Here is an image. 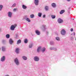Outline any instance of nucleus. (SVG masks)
<instances>
[{
  "mask_svg": "<svg viewBox=\"0 0 76 76\" xmlns=\"http://www.w3.org/2000/svg\"><path fill=\"white\" fill-rule=\"evenodd\" d=\"M14 63L16 65H17V66H19V65L20 63L19 62V59H18V58H15L14 59Z\"/></svg>",
  "mask_w": 76,
  "mask_h": 76,
  "instance_id": "f257e3e1",
  "label": "nucleus"
},
{
  "mask_svg": "<svg viewBox=\"0 0 76 76\" xmlns=\"http://www.w3.org/2000/svg\"><path fill=\"white\" fill-rule=\"evenodd\" d=\"M17 26V24H15L14 25H12L10 27V29L11 31H14L15 28Z\"/></svg>",
  "mask_w": 76,
  "mask_h": 76,
  "instance_id": "f03ea898",
  "label": "nucleus"
},
{
  "mask_svg": "<svg viewBox=\"0 0 76 76\" xmlns=\"http://www.w3.org/2000/svg\"><path fill=\"white\" fill-rule=\"evenodd\" d=\"M34 60L35 61H39V58L38 56H35L34 57Z\"/></svg>",
  "mask_w": 76,
  "mask_h": 76,
  "instance_id": "7ed1b4c3",
  "label": "nucleus"
},
{
  "mask_svg": "<svg viewBox=\"0 0 76 76\" xmlns=\"http://www.w3.org/2000/svg\"><path fill=\"white\" fill-rule=\"evenodd\" d=\"M66 32L65 30L64 29H63L61 31V34L62 35H66Z\"/></svg>",
  "mask_w": 76,
  "mask_h": 76,
  "instance_id": "20e7f679",
  "label": "nucleus"
},
{
  "mask_svg": "<svg viewBox=\"0 0 76 76\" xmlns=\"http://www.w3.org/2000/svg\"><path fill=\"white\" fill-rule=\"evenodd\" d=\"M7 15L9 18H11L12 16V13L10 12H9L7 13Z\"/></svg>",
  "mask_w": 76,
  "mask_h": 76,
  "instance_id": "39448f33",
  "label": "nucleus"
},
{
  "mask_svg": "<svg viewBox=\"0 0 76 76\" xmlns=\"http://www.w3.org/2000/svg\"><path fill=\"white\" fill-rule=\"evenodd\" d=\"M6 59V58L4 56H3L1 57V61H2V62H4V61H5V59Z\"/></svg>",
  "mask_w": 76,
  "mask_h": 76,
  "instance_id": "423d86ee",
  "label": "nucleus"
},
{
  "mask_svg": "<svg viewBox=\"0 0 76 76\" xmlns=\"http://www.w3.org/2000/svg\"><path fill=\"white\" fill-rule=\"evenodd\" d=\"M58 22L59 23H61L63 22V20L61 18H59L58 20Z\"/></svg>",
  "mask_w": 76,
  "mask_h": 76,
  "instance_id": "0eeeda50",
  "label": "nucleus"
},
{
  "mask_svg": "<svg viewBox=\"0 0 76 76\" xmlns=\"http://www.w3.org/2000/svg\"><path fill=\"white\" fill-rule=\"evenodd\" d=\"M9 43L10 45H12L13 43V40L12 39H10L9 40Z\"/></svg>",
  "mask_w": 76,
  "mask_h": 76,
  "instance_id": "6e6552de",
  "label": "nucleus"
},
{
  "mask_svg": "<svg viewBox=\"0 0 76 76\" xmlns=\"http://www.w3.org/2000/svg\"><path fill=\"white\" fill-rule=\"evenodd\" d=\"M39 3V1L38 0H35L34 3L36 6L38 5V3Z\"/></svg>",
  "mask_w": 76,
  "mask_h": 76,
  "instance_id": "1a4fd4ad",
  "label": "nucleus"
},
{
  "mask_svg": "<svg viewBox=\"0 0 76 76\" xmlns=\"http://www.w3.org/2000/svg\"><path fill=\"white\" fill-rule=\"evenodd\" d=\"M36 34L37 35H40V31H39V30H35Z\"/></svg>",
  "mask_w": 76,
  "mask_h": 76,
  "instance_id": "9d476101",
  "label": "nucleus"
},
{
  "mask_svg": "<svg viewBox=\"0 0 76 76\" xmlns=\"http://www.w3.org/2000/svg\"><path fill=\"white\" fill-rule=\"evenodd\" d=\"M20 49L18 48H17L16 49L15 52L17 54H19V50Z\"/></svg>",
  "mask_w": 76,
  "mask_h": 76,
  "instance_id": "9b49d317",
  "label": "nucleus"
},
{
  "mask_svg": "<svg viewBox=\"0 0 76 76\" xmlns=\"http://www.w3.org/2000/svg\"><path fill=\"white\" fill-rule=\"evenodd\" d=\"M41 47L39 46L38 47L37 50L38 53H39V52H40V51H41Z\"/></svg>",
  "mask_w": 76,
  "mask_h": 76,
  "instance_id": "f8f14e48",
  "label": "nucleus"
},
{
  "mask_svg": "<svg viewBox=\"0 0 76 76\" xmlns=\"http://www.w3.org/2000/svg\"><path fill=\"white\" fill-rule=\"evenodd\" d=\"M51 5L52 6V7L54 8L56 7L57 6L56 4L55 3H53Z\"/></svg>",
  "mask_w": 76,
  "mask_h": 76,
  "instance_id": "ddd939ff",
  "label": "nucleus"
},
{
  "mask_svg": "<svg viewBox=\"0 0 76 76\" xmlns=\"http://www.w3.org/2000/svg\"><path fill=\"white\" fill-rule=\"evenodd\" d=\"M46 49L44 47L42 48L41 49L42 52V53H44V52L45 51Z\"/></svg>",
  "mask_w": 76,
  "mask_h": 76,
  "instance_id": "4468645a",
  "label": "nucleus"
},
{
  "mask_svg": "<svg viewBox=\"0 0 76 76\" xmlns=\"http://www.w3.org/2000/svg\"><path fill=\"white\" fill-rule=\"evenodd\" d=\"M22 58L23 60H26L27 59V57L25 56H22Z\"/></svg>",
  "mask_w": 76,
  "mask_h": 76,
  "instance_id": "2eb2a0df",
  "label": "nucleus"
},
{
  "mask_svg": "<svg viewBox=\"0 0 76 76\" xmlns=\"http://www.w3.org/2000/svg\"><path fill=\"white\" fill-rule=\"evenodd\" d=\"M32 47H33V43H31L28 45V48H32Z\"/></svg>",
  "mask_w": 76,
  "mask_h": 76,
  "instance_id": "dca6fc26",
  "label": "nucleus"
},
{
  "mask_svg": "<svg viewBox=\"0 0 76 76\" xmlns=\"http://www.w3.org/2000/svg\"><path fill=\"white\" fill-rule=\"evenodd\" d=\"M43 28H44V30H45V25H43L40 27V28H41V29H42Z\"/></svg>",
  "mask_w": 76,
  "mask_h": 76,
  "instance_id": "f3484780",
  "label": "nucleus"
},
{
  "mask_svg": "<svg viewBox=\"0 0 76 76\" xmlns=\"http://www.w3.org/2000/svg\"><path fill=\"white\" fill-rule=\"evenodd\" d=\"M25 19L26 21L28 22H31V20L28 18H26Z\"/></svg>",
  "mask_w": 76,
  "mask_h": 76,
  "instance_id": "a211bd4d",
  "label": "nucleus"
},
{
  "mask_svg": "<svg viewBox=\"0 0 76 76\" xmlns=\"http://www.w3.org/2000/svg\"><path fill=\"white\" fill-rule=\"evenodd\" d=\"M2 50L3 51H6V48L5 47L2 46L1 48Z\"/></svg>",
  "mask_w": 76,
  "mask_h": 76,
  "instance_id": "6ab92c4d",
  "label": "nucleus"
},
{
  "mask_svg": "<svg viewBox=\"0 0 76 76\" xmlns=\"http://www.w3.org/2000/svg\"><path fill=\"white\" fill-rule=\"evenodd\" d=\"M38 16L40 18V17H41V16H42V13L41 12H39L38 13Z\"/></svg>",
  "mask_w": 76,
  "mask_h": 76,
  "instance_id": "aec40b11",
  "label": "nucleus"
},
{
  "mask_svg": "<svg viewBox=\"0 0 76 76\" xmlns=\"http://www.w3.org/2000/svg\"><path fill=\"white\" fill-rule=\"evenodd\" d=\"M21 40L19 39L17 41V44L18 45V44H20V43H21Z\"/></svg>",
  "mask_w": 76,
  "mask_h": 76,
  "instance_id": "412c9836",
  "label": "nucleus"
},
{
  "mask_svg": "<svg viewBox=\"0 0 76 76\" xmlns=\"http://www.w3.org/2000/svg\"><path fill=\"white\" fill-rule=\"evenodd\" d=\"M22 8L23 9H26L27 8V7H26V6L24 5H23Z\"/></svg>",
  "mask_w": 76,
  "mask_h": 76,
  "instance_id": "4be33fe9",
  "label": "nucleus"
},
{
  "mask_svg": "<svg viewBox=\"0 0 76 76\" xmlns=\"http://www.w3.org/2000/svg\"><path fill=\"white\" fill-rule=\"evenodd\" d=\"M34 17H35V15L33 14H31L30 15V18H31V19H33Z\"/></svg>",
  "mask_w": 76,
  "mask_h": 76,
  "instance_id": "5701e85b",
  "label": "nucleus"
},
{
  "mask_svg": "<svg viewBox=\"0 0 76 76\" xmlns=\"http://www.w3.org/2000/svg\"><path fill=\"white\" fill-rule=\"evenodd\" d=\"M24 42L25 44L28 43V39H25L24 40Z\"/></svg>",
  "mask_w": 76,
  "mask_h": 76,
  "instance_id": "b1692460",
  "label": "nucleus"
},
{
  "mask_svg": "<svg viewBox=\"0 0 76 76\" xmlns=\"http://www.w3.org/2000/svg\"><path fill=\"white\" fill-rule=\"evenodd\" d=\"M51 17L52 19H55V18H56V15H51Z\"/></svg>",
  "mask_w": 76,
  "mask_h": 76,
  "instance_id": "393cba45",
  "label": "nucleus"
},
{
  "mask_svg": "<svg viewBox=\"0 0 76 76\" xmlns=\"http://www.w3.org/2000/svg\"><path fill=\"white\" fill-rule=\"evenodd\" d=\"M45 10L46 11H48V7L46 6L45 8Z\"/></svg>",
  "mask_w": 76,
  "mask_h": 76,
  "instance_id": "a878e982",
  "label": "nucleus"
},
{
  "mask_svg": "<svg viewBox=\"0 0 76 76\" xmlns=\"http://www.w3.org/2000/svg\"><path fill=\"white\" fill-rule=\"evenodd\" d=\"M6 37L7 38H10V35L9 34H7L6 35Z\"/></svg>",
  "mask_w": 76,
  "mask_h": 76,
  "instance_id": "bb28decb",
  "label": "nucleus"
},
{
  "mask_svg": "<svg viewBox=\"0 0 76 76\" xmlns=\"http://www.w3.org/2000/svg\"><path fill=\"white\" fill-rule=\"evenodd\" d=\"M64 10H61L60 12V14H63V13H64Z\"/></svg>",
  "mask_w": 76,
  "mask_h": 76,
  "instance_id": "cd10ccee",
  "label": "nucleus"
},
{
  "mask_svg": "<svg viewBox=\"0 0 76 76\" xmlns=\"http://www.w3.org/2000/svg\"><path fill=\"white\" fill-rule=\"evenodd\" d=\"M56 40L57 41H60V38L58 37H56Z\"/></svg>",
  "mask_w": 76,
  "mask_h": 76,
  "instance_id": "c85d7f7f",
  "label": "nucleus"
},
{
  "mask_svg": "<svg viewBox=\"0 0 76 76\" xmlns=\"http://www.w3.org/2000/svg\"><path fill=\"white\" fill-rule=\"evenodd\" d=\"M50 45H53L54 43V42L53 41H51L50 42Z\"/></svg>",
  "mask_w": 76,
  "mask_h": 76,
  "instance_id": "c756f323",
  "label": "nucleus"
},
{
  "mask_svg": "<svg viewBox=\"0 0 76 76\" xmlns=\"http://www.w3.org/2000/svg\"><path fill=\"white\" fill-rule=\"evenodd\" d=\"M3 8V5H0V10H2V8Z\"/></svg>",
  "mask_w": 76,
  "mask_h": 76,
  "instance_id": "7c9ffc66",
  "label": "nucleus"
},
{
  "mask_svg": "<svg viewBox=\"0 0 76 76\" xmlns=\"http://www.w3.org/2000/svg\"><path fill=\"white\" fill-rule=\"evenodd\" d=\"M54 47H50V50H53Z\"/></svg>",
  "mask_w": 76,
  "mask_h": 76,
  "instance_id": "2f4dec72",
  "label": "nucleus"
},
{
  "mask_svg": "<svg viewBox=\"0 0 76 76\" xmlns=\"http://www.w3.org/2000/svg\"><path fill=\"white\" fill-rule=\"evenodd\" d=\"M53 50H54V51H57V48L53 47Z\"/></svg>",
  "mask_w": 76,
  "mask_h": 76,
  "instance_id": "473e14b6",
  "label": "nucleus"
},
{
  "mask_svg": "<svg viewBox=\"0 0 76 76\" xmlns=\"http://www.w3.org/2000/svg\"><path fill=\"white\" fill-rule=\"evenodd\" d=\"M16 6V4L14 3V4L12 6V7H15V6Z\"/></svg>",
  "mask_w": 76,
  "mask_h": 76,
  "instance_id": "72a5a7b5",
  "label": "nucleus"
},
{
  "mask_svg": "<svg viewBox=\"0 0 76 76\" xmlns=\"http://www.w3.org/2000/svg\"><path fill=\"white\" fill-rule=\"evenodd\" d=\"M18 10V9L16 8V9H14L13 10V12H16V11Z\"/></svg>",
  "mask_w": 76,
  "mask_h": 76,
  "instance_id": "f704fd0d",
  "label": "nucleus"
},
{
  "mask_svg": "<svg viewBox=\"0 0 76 76\" xmlns=\"http://www.w3.org/2000/svg\"><path fill=\"white\" fill-rule=\"evenodd\" d=\"M2 42L3 43H5V42H6V40H2Z\"/></svg>",
  "mask_w": 76,
  "mask_h": 76,
  "instance_id": "c9c22d12",
  "label": "nucleus"
},
{
  "mask_svg": "<svg viewBox=\"0 0 76 76\" xmlns=\"http://www.w3.org/2000/svg\"><path fill=\"white\" fill-rule=\"evenodd\" d=\"M71 40H73V37H72L71 38Z\"/></svg>",
  "mask_w": 76,
  "mask_h": 76,
  "instance_id": "e433bc0d",
  "label": "nucleus"
},
{
  "mask_svg": "<svg viewBox=\"0 0 76 76\" xmlns=\"http://www.w3.org/2000/svg\"><path fill=\"white\" fill-rule=\"evenodd\" d=\"M45 15H43V18H45Z\"/></svg>",
  "mask_w": 76,
  "mask_h": 76,
  "instance_id": "4c0bfd02",
  "label": "nucleus"
},
{
  "mask_svg": "<svg viewBox=\"0 0 76 76\" xmlns=\"http://www.w3.org/2000/svg\"><path fill=\"white\" fill-rule=\"evenodd\" d=\"M73 31V28H71V31Z\"/></svg>",
  "mask_w": 76,
  "mask_h": 76,
  "instance_id": "58836bf2",
  "label": "nucleus"
},
{
  "mask_svg": "<svg viewBox=\"0 0 76 76\" xmlns=\"http://www.w3.org/2000/svg\"><path fill=\"white\" fill-rule=\"evenodd\" d=\"M73 35H74V36H75V32H74Z\"/></svg>",
  "mask_w": 76,
  "mask_h": 76,
  "instance_id": "ea45409f",
  "label": "nucleus"
},
{
  "mask_svg": "<svg viewBox=\"0 0 76 76\" xmlns=\"http://www.w3.org/2000/svg\"><path fill=\"white\" fill-rule=\"evenodd\" d=\"M4 76H9V75H5Z\"/></svg>",
  "mask_w": 76,
  "mask_h": 76,
  "instance_id": "a19ab883",
  "label": "nucleus"
},
{
  "mask_svg": "<svg viewBox=\"0 0 76 76\" xmlns=\"http://www.w3.org/2000/svg\"><path fill=\"white\" fill-rule=\"evenodd\" d=\"M0 32H1V29L0 28Z\"/></svg>",
  "mask_w": 76,
  "mask_h": 76,
  "instance_id": "79ce46f5",
  "label": "nucleus"
},
{
  "mask_svg": "<svg viewBox=\"0 0 76 76\" xmlns=\"http://www.w3.org/2000/svg\"><path fill=\"white\" fill-rule=\"evenodd\" d=\"M66 1H70V0H66Z\"/></svg>",
  "mask_w": 76,
  "mask_h": 76,
  "instance_id": "37998d69",
  "label": "nucleus"
},
{
  "mask_svg": "<svg viewBox=\"0 0 76 76\" xmlns=\"http://www.w3.org/2000/svg\"><path fill=\"white\" fill-rule=\"evenodd\" d=\"M47 35L48 34V32L47 31Z\"/></svg>",
  "mask_w": 76,
  "mask_h": 76,
  "instance_id": "c03bdc74",
  "label": "nucleus"
},
{
  "mask_svg": "<svg viewBox=\"0 0 76 76\" xmlns=\"http://www.w3.org/2000/svg\"><path fill=\"white\" fill-rule=\"evenodd\" d=\"M72 34H71V35H72Z\"/></svg>",
  "mask_w": 76,
  "mask_h": 76,
  "instance_id": "a18cd8bd",
  "label": "nucleus"
},
{
  "mask_svg": "<svg viewBox=\"0 0 76 76\" xmlns=\"http://www.w3.org/2000/svg\"><path fill=\"white\" fill-rule=\"evenodd\" d=\"M75 40H76V39H75Z\"/></svg>",
  "mask_w": 76,
  "mask_h": 76,
  "instance_id": "49530a36",
  "label": "nucleus"
}]
</instances>
